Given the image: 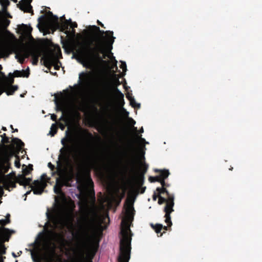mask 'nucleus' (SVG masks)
I'll return each instance as SVG.
<instances>
[{
	"label": "nucleus",
	"instance_id": "nucleus-64",
	"mask_svg": "<svg viewBox=\"0 0 262 262\" xmlns=\"http://www.w3.org/2000/svg\"><path fill=\"white\" fill-rule=\"evenodd\" d=\"M31 192V190H29L28 191H27L26 193V195H28V194H29Z\"/></svg>",
	"mask_w": 262,
	"mask_h": 262
},
{
	"label": "nucleus",
	"instance_id": "nucleus-45",
	"mask_svg": "<svg viewBox=\"0 0 262 262\" xmlns=\"http://www.w3.org/2000/svg\"><path fill=\"white\" fill-rule=\"evenodd\" d=\"M0 253L1 255L2 254H5L6 253V249L5 248V246L4 244H2L0 247Z\"/></svg>",
	"mask_w": 262,
	"mask_h": 262
},
{
	"label": "nucleus",
	"instance_id": "nucleus-4",
	"mask_svg": "<svg viewBox=\"0 0 262 262\" xmlns=\"http://www.w3.org/2000/svg\"><path fill=\"white\" fill-rule=\"evenodd\" d=\"M163 193H160L159 192H154L152 195V200L156 201L158 198V203L159 205H162L165 203V206L164 207L163 211L165 212L164 217L165 218V222L168 224V225H172L171 221L170 214L174 211L173 207L174 205V202L173 201V196H169L168 198L166 195V197L162 196Z\"/></svg>",
	"mask_w": 262,
	"mask_h": 262
},
{
	"label": "nucleus",
	"instance_id": "nucleus-50",
	"mask_svg": "<svg viewBox=\"0 0 262 262\" xmlns=\"http://www.w3.org/2000/svg\"><path fill=\"white\" fill-rule=\"evenodd\" d=\"M48 166L51 169V170H53L55 169V166L51 162H49L48 164Z\"/></svg>",
	"mask_w": 262,
	"mask_h": 262
},
{
	"label": "nucleus",
	"instance_id": "nucleus-46",
	"mask_svg": "<svg viewBox=\"0 0 262 262\" xmlns=\"http://www.w3.org/2000/svg\"><path fill=\"white\" fill-rule=\"evenodd\" d=\"M39 57H32V63L33 65H36L38 62Z\"/></svg>",
	"mask_w": 262,
	"mask_h": 262
},
{
	"label": "nucleus",
	"instance_id": "nucleus-14",
	"mask_svg": "<svg viewBox=\"0 0 262 262\" xmlns=\"http://www.w3.org/2000/svg\"><path fill=\"white\" fill-rule=\"evenodd\" d=\"M61 152V160L64 162H69L70 161V147L67 145L66 147H62L60 150Z\"/></svg>",
	"mask_w": 262,
	"mask_h": 262
},
{
	"label": "nucleus",
	"instance_id": "nucleus-53",
	"mask_svg": "<svg viewBox=\"0 0 262 262\" xmlns=\"http://www.w3.org/2000/svg\"><path fill=\"white\" fill-rule=\"evenodd\" d=\"M51 119L54 121H56L57 116L55 114H52L51 116Z\"/></svg>",
	"mask_w": 262,
	"mask_h": 262
},
{
	"label": "nucleus",
	"instance_id": "nucleus-58",
	"mask_svg": "<svg viewBox=\"0 0 262 262\" xmlns=\"http://www.w3.org/2000/svg\"><path fill=\"white\" fill-rule=\"evenodd\" d=\"M138 132H139V133H143L144 132V129H143V128L142 127L139 131H138Z\"/></svg>",
	"mask_w": 262,
	"mask_h": 262
},
{
	"label": "nucleus",
	"instance_id": "nucleus-1",
	"mask_svg": "<svg viewBox=\"0 0 262 262\" xmlns=\"http://www.w3.org/2000/svg\"><path fill=\"white\" fill-rule=\"evenodd\" d=\"M83 33L87 36H95L81 43L79 48L75 49L73 56L84 67L89 68L103 61L106 54L111 52L115 37L112 31L100 30L97 26H90Z\"/></svg>",
	"mask_w": 262,
	"mask_h": 262
},
{
	"label": "nucleus",
	"instance_id": "nucleus-27",
	"mask_svg": "<svg viewBox=\"0 0 262 262\" xmlns=\"http://www.w3.org/2000/svg\"><path fill=\"white\" fill-rule=\"evenodd\" d=\"M116 94H119V98L120 99H122V101L118 103V105L120 107H123L125 104L124 100V95L121 93V92L118 89L116 88L115 89Z\"/></svg>",
	"mask_w": 262,
	"mask_h": 262
},
{
	"label": "nucleus",
	"instance_id": "nucleus-52",
	"mask_svg": "<svg viewBox=\"0 0 262 262\" xmlns=\"http://www.w3.org/2000/svg\"><path fill=\"white\" fill-rule=\"evenodd\" d=\"M32 181V179L30 178H27L26 181H25L26 186L30 185V183Z\"/></svg>",
	"mask_w": 262,
	"mask_h": 262
},
{
	"label": "nucleus",
	"instance_id": "nucleus-17",
	"mask_svg": "<svg viewBox=\"0 0 262 262\" xmlns=\"http://www.w3.org/2000/svg\"><path fill=\"white\" fill-rule=\"evenodd\" d=\"M1 161H3V162H1L3 164L0 166V174H4L7 173L9 169L11 168V163L5 159L2 160Z\"/></svg>",
	"mask_w": 262,
	"mask_h": 262
},
{
	"label": "nucleus",
	"instance_id": "nucleus-7",
	"mask_svg": "<svg viewBox=\"0 0 262 262\" xmlns=\"http://www.w3.org/2000/svg\"><path fill=\"white\" fill-rule=\"evenodd\" d=\"M61 58H62V54L60 47L56 46L54 50L46 56L45 64L48 69L53 66L55 70H59L61 65L59 59Z\"/></svg>",
	"mask_w": 262,
	"mask_h": 262
},
{
	"label": "nucleus",
	"instance_id": "nucleus-61",
	"mask_svg": "<svg viewBox=\"0 0 262 262\" xmlns=\"http://www.w3.org/2000/svg\"><path fill=\"white\" fill-rule=\"evenodd\" d=\"M60 120H64V121L66 120V119L64 118L63 114L62 115L61 117H60Z\"/></svg>",
	"mask_w": 262,
	"mask_h": 262
},
{
	"label": "nucleus",
	"instance_id": "nucleus-15",
	"mask_svg": "<svg viewBox=\"0 0 262 262\" xmlns=\"http://www.w3.org/2000/svg\"><path fill=\"white\" fill-rule=\"evenodd\" d=\"M0 230H2L1 236L3 238V242H8L11 236V233H14V231L10 230L8 228L5 227L1 229L0 228Z\"/></svg>",
	"mask_w": 262,
	"mask_h": 262
},
{
	"label": "nucleus",
	"instance_id": "nucleus-32",
	"mask_svg": "<svg viewBox=\"0 0 262 262\" xmlns=\"http://www.w3.org/2000/svg\"><path fill=\"white\" fill-rule=\"evenodd\" d=\"M18 53L20 54V55H22L24 56L25 58H28L30 56H31V51H30V48L25 49L21 52Z\"/></svg>",
	"mask_w": 262,
	"mask_h": 262
},
{
	"label": "nucleus",
	"instance_id": "nucleus-54",
	"mask_svg": "<svg viewBox=\"0 0 262 262\" xmlns=\"http://www.w3.org/2000/svg\"><path fill=\"white\" fill-rule=\"evenodd\" d=\"M59 126L61 130H63L65 128V125L62 123H59Z\"/></svg>",
	"mask_w": 262,
	"mask_h": 262
},
{
	"label": "nucleus",
	"instance_id": "nucleus-39",
	"mask_svg": "<svg viewBox=\"0 0 262 262\" xmlns=\"http://www.w3.org/2000/svg\"><path fill=\"white\" fill-rule=\"evenodd\" d=\"M120 84L121 82L119 81V79L118 78H115L114 80L113 83V90L115 92L116 88H117L118 86L120 85Z\"/></svg>",
	"mask_w": 262,
	"mask_h": 262
},
{
	"label": "nucleus",
	"instance_id": "nucleus-34",
	"mask_svg": "<svg viewBox=\"0 0 262 262\" xmlns=\"http://www.w3.org/2000/svg\"><path fill=\"white\" fill-rule=\"evenodd\" d=\"M2 137L1 143L4 144V145H7L6 144H8L10 143V139L8 137L6 136L5 133L1 135Z\"/></svg>",
	"mask_w": 262,
	"mask_h": 262
},
{
	"label": "nucleus",
	"instance_id": "nucleus-55",
	"mask_svg": "<svg viewBox=\"0 0 262 262\" xmlns=\"http://www.w3.org/2000/svg\"><path fill=\"white\" fill-rule=\"evenodd\" d=\"M133 130L134 132H135V134L136 133H138V129H137V127H135L134 126H133Z\"/></svg>",
	"mask_w": 262,
	"mask_h": 262
},
{
	"label": "nucleus",
	"instance_id": "nucleus-3",
	"mask_svg": "<svg viewBox=\"0 0 262 262\" xmlns=\"http://www.w3.org/2000/svg\"><path fill=\"white\" fill-rule=\"evenodd\" d=\"M25 146L24 143L19 139L12 138L11 144L4 145L0 144V161L3 159L10 162L11 158L18 154ZM0 161V166L3 163Z\"/></svg>",
	"mask_w": 262,
	"mask_h": 262
},
{
	"label": "nucleus",
	"instance_id": "nucleus-48",
	"mask_svg": "<svg viewBox=\"0 0 262 262\" xmlns=\"http://www.w3.org/2000/svg\"><path fill=\"white\" fill-rule=\"evenodd\" d=\"M128 120L132 126H134L136 124V121L132 118H129Z\"/></svg>",
	"mask_w": 262,
	"mask_h": 262
},
{
	"label": "nucleus",
	"instance_id": "nucleus-13",
	"mask_svg": "<svg viewBox=\"0 0 262 262\" xmlns=\"http://www.w3.org/2000/svg\"><path fill=\"white\" fill-rule=\"evenodd\" d=\"M160 184L162 185L161 187H157L156 188V191L159 192L160 193H165L166 195L168 198L169 196H173V201H174V195L173 193H170L168 190L167 189V187L169 186V184L166 183L165 182V180H161L160 182Z\"/></svg>",
	"mask_w": 262,
	"mask_h": 262
},
{
	"label": "nucleus",
	"instance_id": "nucleus-11",
	"mask_svg": "<svg viewBox=\"0 0 262 262\" xmlns=\"http://www.w3.org/2000/svg\"><path fill=\"white\" fill-rule=\"evenodd\" d=\"M33 0H21L17 4V6L20 10L25 13H30L34 14L32 6L31 3Z\"/></svg>",
	"mask_w": 262,
	"mask_h": 262
},
{
	"label": "nucleus",
	"instance_id": "nucleus-42",
	"mask_svg": "<svg viewBox=\"0 0 262 262\" xmlns=\"http://www.w3.org/2000/svg\"><path fill=\"white\" fill-rule=\"evenodd\" d=\"M121 63L120 68L122 69L123 72H126L127 71V67L125 62L121 61Z\"/></svg>",
	"mask_w": 262,
	"mask_h": 262
},
{
	"label": "nucleus",
	"instance_id": "nucleus-38",
	"mask_svg": "<svg viewBox=\"0 0 262 262\" xmlns=\"http://www.w3.org/2000/svg\"><path fill=\"white\" fill-rule=\"evenodd\" d=\"M148 180L151 183H154L156 182H161V180H160V178L158 176L155 177L150 176L148 178Z\"/></svg>",
	"mask_w": 262,
	"mask_h": 262
},
{
	"label": "nucleus",
	"instance_id": "nucleus-43",
	"mask_svg": "<svg viewBox=\"0 0 262 262\" xmlns=\"http://www.w3.org/2000/svg\"><path fill=\"white\" fill-rule=\"evenodd\" d=\"M10 4V2L9 0H2V5L3 7L7 8Z\"/></svg>",
	"mask_w": 262,
	"mask_h": 262
},
{
	"label": "nucleus",
	"instance_id": "nucleus-37",
	"mask_svg": "<svg viewBox=\"0 0 262 262\" xmlns=\"http://www.w3.org/2000/svg\"><path fill=\"white\" fill-rule=\"evenodd\" d=\"M69 23L70 24V28H72L73 30L72 31V34H75V30L74 29L75 28L77 27V24L76 22H72L71 19L69 20Z\"/></svg>",
	"mask_w": 262,
	"mask_h": 262
},
{
	"label": "nucleus",
	"instance_id": "nucleus-2",
	"mask_svg": "<svg viewBox=\"0 0 262 262\" xmlns=\"http://www.w3.org/2000/svg\"><path fill=\"white\" fill-rule=\"evenodd\" d=\"M82 148L78 150L76 156V160L80 164L90 163L93 166H99L101 160L97 153L92 148L89 140H86L82 144Z\"/></svg>",
	"mask_w": 262,
	"mask_h": 262
},
{
	"label": "nucleus",
	"instance_id": "nucleus-36",
	"mask_svg": "<svg viewBox=\"0 0 262 262\" xmlns=\"http://www.w3.org/2000/svg\"><path fill=\"white\" fill-rule=\"evenodd\" d=\"M80 129L82 132L84 136L89 138L90 140H92L94 138L92 134L90 133L87 129H82L81 128Z\"/></svg>",
	"mask_w": 262,
	"mask_h": 262
},
{
	"label": "nucleus",
	"instance_id": "nucleus-8",
	"mask_svg": "<svg viewBox=\"0 0 262 262\" xmlns=\"http://www.w3.org/2000/svg\"><path fill=\"white\" fill-rule=\"evenodd\" d=\"M49 180L50 178H49L45 173L41 176L40 180H35L33 183V185H31L30 186L33 191V193L36 195L41 194L44 189L47 187V183Z\"/></svg>",
	"mask_w": 262,
	"mask_h": 262
},
{
	"label": "nucleus",
	"instance_id": "nucleus-9",
	"mask_svg": "<svg viewBox=\"0 0 262 262\" xmlns=\"http://www.w3.org/2000/svg\"><path fill=\"white\" fill-rule=\"evenodd\" d=\"M148 143L144 138H142V136L139 133H136L134 135V138L130 140L129 145V157H135L137 151L136 145L137 144L142 145L145 147V144Z\"/></svg>",
	"mask_w": 262,
	"mask_h": 262
},
{
	"label": "nucleus",
	"instance_id": "nucleus-6",
	"mask_svg": "<svg viewBox=\"0 0 262 262\" xmlns=\"http://www.w3.org/2000/svg\"><path fill=\"white\" fill-rule=\"evenodd\" d=\"M48 14V16L43 15L38 18V27L40 30H42L47 33H49V30L52 27L57 28L59 26V23L58 17L53 15L52 12L49 11Z\"/></svg>",
	"mask_w": 262,
	"mask_h": 262
},
{
	"label": "nucleus",
	"instance_id": "nucleus-26",
	"mask_svg": "<svg viewBox=\"0 0 262 262\" xmlns=\"http://www.w3.org/2000/svg\"><path fill=\"white\" fill-rule=\"evenodd\" d=\"M25 176L24 174L18 175L16 178V183H19L20 185L26 186L25 181L27 180V178Z\"/></svg>",
	"mask_w": 262,
	"mask_h": 262
},
{
	"label": "nucleus",
	"instance_id": "nucleus-33",
	"mask_svg": "<svg viewBox=\"0 0 262 262\" xmlns=\"http://www.w3.org/2000/svg\"><path fill=\"white\" fill-rule=\"evenodd\" d=\"M10 215L9 214H7L6 215V219H2L0 220V225L4 226H5L6 224H9L10 223Z\"/></svg>",
	"mask_w": 262,
	"mask_h": 262
},
{
	"label": "nucleus",
	"instance_id": "nucleus-57",
	"mask_svg": "<svg viewBox=\"0 0 262 262\" xmlns=\"http://www.w3.org/2000/svg\"><path fill=\"white\" fill-rule=\"evenodd\" d=\"M116 98H117V101H118V103L120 102L121 101H122V99H120L119 98V94H116Z\"/></svg>",
	"mask_w": 262,
	"mask_h": 262
},
{
	"label": "nucleus",
	"instance_id": "nucleus-12",
	"mask_svg": "<svg viewBox=\"0 0 262 262\" xmlns=\"http://www.w3.org/2000/svg\"><path fill=\"white\" fill-rule=\"evenodd\" d=\"M18 89L17 85H7L6 84H0V95L6 92L7 95H12Z\"/></svg>",
	"mask_w": 262,
	"mask_h": 262
},
{
	"label": "nucleus",
	"instance_id": "nucleus-63",
	"mask_svg": "<svg viewBox=\"0 0 262 262\" xmlns=\"http://www.w3.org/2000/svg\"><path fill=\"white\" fill-rule=\"evenodd\" d=\"M2 129L4 130V131H6L7 130V128L6 127H4V126H3L2 128Z\"/></svg>",
	"mask_w": 262,
	"mask_h": 262
},
{
	"label": "nucleus",
	"instance_id": "nucleus-56",
	"mask_svg": "<svg viewBox=\"0 0 262 262\" xmlns=\"http://www.w3.org/2000/svg\"><path fill=\"white\" fill-rule=\"evenodd\" d=\"M166 224H167V225H168L167 223H166ZM171 225H170V226L167 225V226H163V229H164L165 231H167L168 230V228L169 227H171Z\"/></svg>",
	"mask_w": 262,
	"mask_h": 262
},
{
	"label": "nucleus",
	"instance_id": "nucleus-5",
	"mask_svg": "<svg viewBox=\"0 0 262 262\" xmlns=\"http://www.w3.org/2000/svg\"><path fill=\"white\" fill-rule=\"evenodd\" d=\"M136 160L135 157H129L125 166V169L134 175V180L139 186H141L143 184L144 175L147 171L148 165L144 162L142 164V169L137 173H136Z\"/></svg>",
	"mask_w": 262,
	"mask_h": 262
},
{
	"label": "nucleus",
	"instance_id": "nucleus-47",
	"mask_svg": "<svg viewBox=\"0 0 262 262\" xmlns=\"http://www.w3.org/2000/svg\"><path fill=\"white\" fill-rule=\"evenodd\" d=\"M15 166L17 167V168H19L20 166V161H19V159H17L15 161Z\"/></svg>",
	"mask_w": 262,
	"mask_h": 262
},
{
	"label": "nucleus",
	"instance_id": "nucleus-28",
	"mask_svg": "<svg viewBox=\"0 0 262 262\" xmlns=\"http://www.w3.org/2000/svg\"><path fill=\"white\" fill-rule=\"evenodd\" d=\"M31 56L39 57L41 55V52L39 49L35 48H30Z\"/></svg>",
	"mask_w": 262,
	"mask_h": 262
},
{
	"label": "nucleus",
	"instance_id": "nucleus-20",
	"mask_svg": "<svg viewBox=\"0 0 262 262\" xmlns=\"http://www.w3.org/2000/svg\"><path fill=\"white\" fill-rule=\"evenodd\" d=\"M154 171L156 172H160V174L158 176L161 180H165L170 174L169 170L167 169H155Z\"/></svg>",
	"mask_w": 262,
	"mask_h": 262
},
{
	"label": "nucleus",
	"instance_id": "nucleus-25",
	"mask_svg": "<svg viewBox=\"0 0 262 262\" xmlns=\"http://www.w3.org/2000/svg\"><path fill=\"white\" fill-rule=\"evenodd\" d=\"M19 29L20 31L26 35L30 34L32 30L31 27L25 24L21 25Z\"/></svg>",
	"mask_w": 262,
	"mask_h": 262
},
{
	"label": "nucleus",
	"instance_id": "nucleus-16",
	"mask_svg": "<svg viewBox=\"0 0 262 262\" xmlns=\"http://www.w3.org/2000/svg\"><path fill=\"white\" fill-rule=\"evenodd\" d=\"M2 182L5 187V189L10 191V188H14L16 186V181L12 179H2Z\"/></svg>",
	"mask_w": 262,
	"mask_h": 262
},
{
	"label": "nucleus",
	"instance_id": "nucleus-30",
	"mask_svg": "<svg viewBox=\"0 0 262 262\" xmlns=\"http://www.w3.org/2000/svg\"><path fill=\"white\" fill-rule=\"evenodd\" d=\"M23 166H26L23 169V174L25 176L29 174L33 170V165L32 164H29L28 167L25 165H23Z\"/></svg>",
	"mask_w": 262,
	"mask_h": 262
},
{
	"label": "nucleus",
	"instance_id": "nucleus-62",
	"mask_svg": "<svg viewBox=\"0 0 262 262\" xmlns=\"http://www.w3.org/2000/svg\"><path fill=\"white\" fill-rule=\"evenodd\" d=\"M97 23L98 25H100V26L102 24V23L101 21H100L99 20H97Z\"/></svg>",
	"mask_w": 262,
	"mask_h": 262
},
{
	"label": "nucleus",
	"instance_id": "nucleus-40",
	"mask_svg": "<svg viewBox=\"0 0 262 262\" xmlns=\"http://www.w3.org/2000/svg\"><path fill=\"white\" fill-rule=\"evenodd\" d=\"M129 102L130 104L134 107H139L140 106V104L139 103H137L134 98L130 99Z\"/></svg>",
	"mask_w": 262,
	"mask_h": 262
},
{
	"label": "nucleus",
	"instance_id": "nucleus-18",
	"mask_svg": "<svg viewBox=\"0 0 262 262\" xmlns=\"http://www.w3.org/2000/svg\"><path fill=\"white\" fill-rule=\"evenodd\" d=\"M63 185H67L65 183L60 180L59 178L56 179V184L54 187V192L58 194L61 192V188Z\"/></svg>",
	"mask_w": 262,
	"mask_h": 262
},
{
	"label": "nucleus",
	"instance_id": "nucleus-24",
	"mask_svg": "<svg viewBox=\"0 0 262 262\" xmlns=\"http://www.w3.org/2000/svg\"><path fill=\"white\" fill-rule=\"evenodd\" d=\"M66 137L63 138L61 141V144L64 146L67 145V143L71 142L72 139L71 134H70L69 129L66 131Z\"/></svg>",
	"mask_w": 262,
	"mask_h": 262
},
{
	"label": "nucleus",
	"instance_id": "nucleus-10",
	"mask_svg": "<svg viewBox=\"0 0 262 262\" xmlns=\"http://www.w3.org/2000/svg\"><path fill=\"white\" fill-rule=\"evenodd\" d=\"M56 228V223L54 217L53 219V223L46 222L44 226V231L45 234L48 237H54L57 236V234L55 231Z\"/></svg>",
	"mask_w": 262,
	"mask_h": 262
},
{
	"label": "nucleus",
	"instance_id": "nucleus-60",
	"mask_svg": "<svg viewBox=\"0 0 262 262\" xmlns=\"http://www.w3.org/2000/svg\"><path fill=\"white\" fill-rule=\"evenodd\" d=\"M0 74L3 77H4L5 78H7L5 74L2 72H0Z\"/></svg>",
	"mask_w": 262,
	"mask_h": 262
},
{
	"label": "nucleus",
	"instance_id": "nucleus-49",
	"mask_svg": "<svg viewBox=\"0 0 262 262\" xmlns=\"http://www.w3.org/2000/svg\"><path fill=\"white\" fill-rule=\"evenodd\" d=\"M87 181L90 185H92L93 186V182L90 176L88 177Z\"/></svg>",
	"mask_w": 262,
	"mask_h": 262
},
{
	"label": "nucleus",
	"instance_id": "nucleus-35",
	"mask_svg": "<svg viewBox=\"0 0 262 262\" xmlns=\"http://www.w3.org/2000/svg\"><path fill=\"white\" fill-rule=\"evenodd\" d=\"M7 80V85H13V83H14V76L12 73H9V77L6 78Z\"/></svg>",
	"mask_w": 262,
	"mask_h": 262
},
{
	"label": "nucleus",
	"instance_id": "nucleus-31",
	"mask_svg": "<svg viewBox=\"0 0 262 262\" xmlns=\"http://www.w3.org/2000/svg\"><path fill=\"white\" fill-rule=\"evenodd\" d=\"M57 130H58V127L56 126V124H55V123L52 124L51 125V127L50 128V131L49 134L52 137H53L55 136V134H56Z\"/></svg>",
	"mask_w": 262,
	"mask_h": 262
},
{
	"label": "nucleus",
	"instance_id": "nucleus-44",
	"mask_svg": "<svg viewBox=\"0 0 262 262\" xmlns=\"http://www.w3.org/2000/svg\"><path fill=\"white\" fill-rule=\"evenodd\" d=\"M3 23L4 27L7 28L9 25L10 21L7 18H4L3 20Z\"/></svg>",
	"mask_w": 262,
	"mask_h": 262
},
{
	"label": "nucleus",
	"instance_id": "nucleus-29",
	"mask_svg": "<svg viewBox=\"0 0 262 262\" xmlns=\"http://www.w3.org/2000/svg\"><path fill=\"white\" fill-rule=\"evenodd\" d=\"M0 176L2 178V179H4V180H6V179L14 180V178H16L15 173L14 172H12L7 175H5V173H4V174H0Z\"/></svg>",
	"mask_w": 262,
	"mask_h": 262
},
{
	"label": "nucleus",
	"instance_id": "nucleus-23",
	"mask_svg": "<svg viewBox=\"0 0 262 262\" xmlns=\"http://www.w3.org/2000/svg\"><path fill=\"white\" fill-rule=\"evenodd\" d=\"M70 24L69 23V20H65L64 21L60 24L59 26L57 28H60L61 31H65V33L67 35L70 34V30H69V26Z\"/></svg>",
	"mask_w": 262,
	"mask_h": 262
},
{
	"label": "nucleus",
	"instance_id": "nucleus-41",
	"mask_svg": "<svg viewBox=\"0 0 262 262\" xmlns=\"http://www.w3.org/2000/svg\"><path fill=\"white\" fill-rule=\"evenodd\" d=\"M81 76H83L84 77V78L85 79V80L86 81H88V78H89V75L87 73H81L80 74H79V81L81 82Z\"/></svg>",
	"mask_w": 262,
	"mask_h": 262
},
{
	"label": "nucleus",
	"instance_id": "nucleus-19",
	"mask_svg": "<svg viewBox=\"0 0 262 262\" xmlns=\"http://www.w3.org/2000/svg\"><path fill=\"white\" fill-rule=\"evenodd\" d=\"M30 75L29 68H28L26 70H23L21 71L18 70H15L13 73L14 77H28Z\"/></svg>",
	"mask_w": 262,
	"mask_h": 262
},
{
	"label": "nucleus",
	"instance_id": "nucleus-51",
	"mask_svg": "<svg viewBox=\"0 0 262 262\" xmlns=\"http://www.w3.org/2000/svg\"><path fill=\"white\" fill-rule=\"evenodd\" d=\"M126 98L128 99V100H130L132 98H133L134 97L132 96V94L127 93L126 95Z\"/></svg>",
	"mask_w": 262,
	"mask_h": 262
},
{
	"label": "nucleus",
	"instance_id": "nucleus-21",
	"mask_svg": "<svg viewBox=\"0 0 262 262\" xmlns=\"http://www.w3.org/2000/svg\"><path fill=\"white\" fill-rule=\"evenodd\" d=\"M11 49L12 52L16 54L15 58L18 59V61L20 63H23L26 58L18 53L17 47L13 46L11 47Z\"/></svg>",
	"mask_w": 262,
	"mask_h": 262
},
{
	"label": "nucleus",
	"instance_id": "nucleus-59",
	"mask_svg": "<svg viewBox=\"0 0 262 262\" xmlns=\"http://www.w3.org/2000/svg\"><path fill=\"white\" fill-rule=\"evenodd\" d=\"M145 189H146V187H143V188H142L141 191V193H143L144 192V191H145Z\"/></svg>",
	"mask_w": 262,
	"mask_h": 262
},
{
	"label": "nucleus",
	"instance_id": "nucleus-22",
	"mask_svg": "<svg viewBox=\"0 0 262 262\" xmlns=\"http://www.w3.org/2000/svg\"><path fill=\"white\" fill-rule=\"evenodd\" d=\"M150 226L157 233L158 236H161L163 233H165V231L161 232V230L163 228V226L162 224H156L154 225L153 224H151Z\"/></svg>",
	"mask_w": 262,
	"mask_h": 262
}]
</instances>
